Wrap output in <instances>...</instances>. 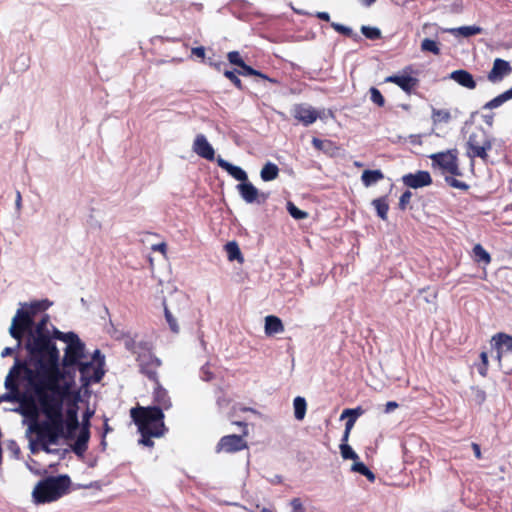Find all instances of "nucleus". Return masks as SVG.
<instances>
[{
  "instance_id": "1",
  "label": "nucleus",
  "mask_w": 512,
  "mask_h": 512,
  "mask_svg": "<svg viewBox=\"0 0 512 512\" xmlns=\"http://www.w3.org/2000/svg\"><path fill=\"white\" fill-rule=\"evenodd\" d=\"M60 354L54 340L34 337V402L37 401L45 420L37 422L38 411L34 405V433L50 444L60 431V398L55 397L59 388Z\"/></svg>"
},
{
  "instance_id": "2",
  "label": "nucleus",
  "mask_w": 512,
  "mask_h": 512,
  "mask_svg": "<svg viewBox=\"0 0 512 512\" xmlns=\"http://www.w3.org/2000/svg\"><path fill=\"white\" fill-rule=\"evenodd\" d=\"M26 307V310H17L9 330L11 336L17 340V348L21 345L22 337L26 336V356L24 361L15 358V363L5 379L8 392L3 399L19 403L17 411L23 416L28 447L32 451V303L26 304Z\"/></svg>"
},
{
  "instance_id": "3",
  "label": "nucleus",
  "mask_w": 512,
  "mask_h": 512,
  "mask_svg": "<svg viewBox=\"0 0 512 512\" xmlns=\"http://www.w3.org/2000/svg\"><path fill=\"white\" fill-rule=\"evenodd\" d=\"M55 339L67 343L60 368L59 388L55 389V397L60 398V431L55 435V444L60 438L74 439L76 430L79 428L78 406L73 404L66 409L63 415L64 400L70 395L75 385L76 366L83 362L85 357V345L74 332L64 333L57 331Z\"/></svg>"
},
{
  "instance_id": "4",
  "label": "nucleus",
  "mask_w": 512,
  "mask_h": 512,
  "mask_svg": "<svg viewBox=\"0 0 512 512\" xmlns=\"http://www.w3.org/2000/svg\"><path fill=\"white\" fill-rule=\"evenodd\" d=\"M130 416L141 434L139 443L152 447V437H161L166 431L164 413L156 407H135L130 410Z\"/></svg>"
},
{
  "instance_id": "5",
  "label": "nucleus",
  "mask_w": 512,
  "mask_h": 512,
  "mask_svg": "<svg viewBox=\"0 0 512 512\" xmlns=\"http://www.w3.org/2000/svg\"><path fill=\"white\" fill-rule=\"evenodd\" d=\"M71 486V479L68 475L47 476L34 486V503H52L66 494Z\"/></svg>"
},
{
  "instance_id": "6",
  "label": "nucleus",
  "mask_w": 512,
  "mask_h": 512,
  "mask_svg": "<svg viewBox=\"0 0 512 512\" xmlns=\"http://www.w3.org/2000/svg\"><path fill=\"white\" fill-rule=\"evenodd\" d=\"M104 356L99 350L93 354V360L81 362L76 367L80 372V382L82 387H88L91 383H98L104 376Z\"/></svg>"
},
{
  "instance_id": "7",
  "label": "nucleus",
  "mask_w": 512,
  "mask_h": 512,
  "mask_svg": "<svg viewBox=\"0 0 512 512\" xmlns=\"http://www.w3.org/2000/svg\"><path fill=\"white\" fill-rule=\"evenodd\" d=\"M492 139L485 132L484 129H476L473 131L468 138V156L470 158H481L483 161H487V152L492 148Z\"/></svg>"
},
{
  "instance_id": "8",
  "label": "nucleus",
  "mask_w": 512,
  "mask_h": 512,
  "mask_svg": "<svg viewBox=\"0 0 512 512\" xmlns=\"http://www.w3.org/2000/svg\"><path fill=\"white\" fill-rule=\"evenodd\" d=\"M433 167H438L443 173L452 176H460L458 157L456 150H447L445 152L434 153L429 156Z\"/></svg>"
},
{
  "instance_id": "9",
  "label": "nucleus",
  "mask_w": 512,
  "mask_h": 512,
  "mask_svg": "<svg viewBox=\"0 0 512 512\" xmlns=\"http://www.w3.org/2000/svg\"><path fill=\"white\" fill-rule=\"evenodd\" d=\"M248 448L247 441L242 435H225L218 441L215 450L217 453H236Z\"/></svg>"
},
{
  "instance_id": "10",
  "label": "nucleus",
  "mask_w": 512,
  "mask_h": 512,
  "mask_svg": "<svg viewBox=\"0 0 512 512\" xmlns=\"http://www.w3.org/2000/svg\"><path fill=\"white\" fill-rule=\"evenodd\" d=\"M413 73V68L408 65L403 68L401 75H391L385 78L386 83H393L400 87L405 93L410 94L419 83V80L412 77L410 74Z\"/></svg>"
},
{
  "instance_id": "11",
  "label": "nucleus",
  "mask_w": 512,
  "mask_h": 512,
  "mask_svg": "<svg viewBox=\"0 0 512 512\" xmlns=\"http://www.w3.org/2000/svg\"><path fill=\"white\" fill-rule=\"evenodd\" d=\"M140 371L147 376L151 381L158 382L157 370L161 366V360L152 353H144L138 356Z\"/></svg>"
},
{
  "instance_id": "12",
  "label": "nucleus",
  "mask_w": 512,
  "mask_h": 512,
  "mask_svg": "<svg viewBox=\"0 0 512 512\" xmlns=\"http://www.w3.org/2000/svg\"><path fill=\"white\" fill-rule=\"evenodd\" d=\"M237 190L242 199L247 203L264 204L269 198V193L259 192L251 182H244L237 185Z\"/></svg>"
},
{
  "instance_id": "13",
  "label": "nucleus",
  "mask_w": 512,
  "mask_h": 512,
  "mask_svg": "<svg viewBox=\"0 0 512 512\" xmlns=\"http://www.w3.org/2000/svg\"><path fill=\"white\" fill-rule=\"evenodd\" d=\"M511 72L512 67L508 61L496 58L493 62L492 69L487 74V79L492 83H497L510 75Z\"/></svg>"
},
{
  "instance_id": "14",
  "label": "nucleus",
  "mask_w": 512,
  "mask_h": 512,
  "mask_svg": "<svg viewBox=\"0 0 512 512\" xmlns=\"http://www.w3.org/2000/svg\"><path fill=\"white\" fill-rule=\"evenodd\" d=\"M59 331L51 322L48 314H43L41 319L34 323V336L44 337L46 340H56V332Z\"/></svg>"
},
{
  "instance_id": "15",
  "label": "nucleus",
  "mask_w": 512,
  "mask_h": 512,
  "mask_svg": "<svg viewBox=\"0 0 512 512\" xmlns=\"http://www.w3.org/2000/svg\"><path fill=\"white\" fill-rule=\"evenodd\" d=\"M402 181L405 186L417 189L429 186L432 183V178L428 171H417L404 175Z\"/></svg>"
},
{
  "instance_id": "16",
  "label": "nucleus",
  "mask_w": 512,
  "mask_h": 512,
  "mask_svg": "<svg viewBox=\"0 0 512 512\" xmlns=\"http://www.w3.org/2000/svg\"><path fill=\"white\" fill-rule=\"evenodd\" d=\"M193 150L197 155L206 160L213 161L215 158V151L203 134L196 136L193 143Z\"/></svg>"
},
{
  "instance_id": "17",
  "label": "nucleus",
  "mask_w": 512,
  "mask_h": 512,
  "mask_svg": "<svg viewBox=\"0 0 512 512\" xmlns=\"http://www.w3.org/2000/svg\"><path fill=\"white\" fill-rule=\"evenodd\" d=\"M293 116L304 126L311 125L319 117L318 112L315 109L311 107H305L303 105H297L294 108Z\"/></svg>"
},
{
  "instance_id": "18",
  "label": "nucleus",
  "mask_w": 512,
  "mask_h": 512,
  "mask_svg": "<svg viewBox=\"0 0 512 512\" xmlns=\"http://www.w3.org/2000/svg\"><path fill=\"white\" fill-rule=\"evenodd\" d=\"M449 78L455 81L460 86L469 90H473L477 86V83L473 75L469 71L464 69H459L451 72Z\"/></svg>"
},
{
  "instance_id": "19",
  "label": "nucleus",
  "mask_w": 512,
  "mask_h": 512,
  "mask_svg": "<svg viewBox=\"0 0 512 512\" xmlns=\"http://www.w3.org/2000/svg\"><path fill=\"white\" fill-rule=\"evenodd\" d=\"M90 438L89 422L83 424V427L72 446V450L78 456H82L88 449V442Z\"/></svg>"
},
{
  "instance_id": "20",
  "label": "nucleus",
  "mask_w": 512,
  "mask_h": 512,
  "mask_svg": "<svg viewBox=\"0 0 512 512\" xmlns=\"http://www.w3.org/2000/svg\"><path fill=\"white\" fill-rule=\"evenodd\" d=\"M154 383H155V388H154L153 398H154V403L157 404L154 407L160 408L162 412H163V409L168 410L172 406L168 392L161 386L159 381L154 382Z\"/></svg>"
},
{
  "instance_id": "21",
  "label": "nucleus",
  "mask_w": 512,
  "mask_h": 512,
  "mask_svg": "<svg viewBox=\"0 0 512 512\" xmlns=\"http://www.w3.org/2000/svg\"><path fill=\"white\" fill-rule=\"evenodd\" d=\"M494 346L497 349L498 358L502 357V350L512 352V336L503 332H499L492 337Z\"/></svg>"
},
{
  "instance_id": "22",
  "label": "nucleus",
  "mask_w": 512,
  "mask_h": 512,
  "mask_svg": "<svg viewBox=\"0 0 512 512\" xmlns=\"http://www.w3.org/2000/svg\"><path fill=\"white\" fill-rule=\"evenodd\" d=\"M265 334L272 336L284 331V325L282 320L274 315L266 316L265 318Z\"/></svg>"
},
{
  "instance_id": "23",
  "label": "nucleus",
  "mask_w": 512,
  "mask_h": 512,
  "mask_svg": "<svg viewBox=\"0 0 512 512\" xmlns=\"http://www.w3.org/2000/svg\"><path fill=\"white\" fill-rule=\"evenodd\" d=\"M443 32L449 33L453 36L471 37L482 33V28L479 26H462L457 28L443 29Z\"/></svg>"
},
{
  "instance_id": "24",
  "label": "nucleus",
  "mask_w": 512,
  "mask_h": 512,
  "mask_svg": "<svg viewBox=\"0 0 512 512\" xmlns=\"http://www.w3.org/2000/svg\"><path fill=\"white\" fill-rule=\"evenodd\" d=\"M372 206L375 208L377 216L386 221L388 219L389 203L387 196H381L372 200Z\"/></svg>"
},
{
  "instance_id": "25",
  "label": "nucleus",
  "mask_w": 512,
  "mask_h": 512,
  "mask_svg": "<svg viewBox=\"0 0 512 512\" xmlns=\"http://www.w3.org/2000/svg\"><path fill=\"white\" fill-rule=\"evenodd\" d=\"M512 99V87L505 92L499 94L495 98L491 99L490 101L486 102L482 109L483 110H492L495 108L500 107L503 105L506 101Z\"/></svg>"
},
{
  "instance_id": "26",
  "label": "nucleus",
  "mask_w": 512,
  "mask_h": 512,
  "mask_svg": "<svg viewBox=\"0 0 512 512\" xmlns=\"http://www.w3.org/2000/svg\"><path fill=\"white\" fill-rule=\"evenodd\" d=\"M384 179V174L381 170H364L361 175V181L365 187H370L373 184L377 183Z\"/></svg>"
},
{
  "instance_id": "27",
  "label": "nucleus",
  "mask_w": 512,
  "mask_h": 512,
  "mask_svg": "<svg viewBox=\"0 0 512 512\" xmlns=\"http://www.w3.org/2000/svg\"><path fill=\"white\" fill-rule=\"evenodd\" d=\"M472 258L476 263H483L485 266L491 263V255L481 244H475L472 249Z\"/></svg>"
},
{
  "instance_id": "28",
  "label": "nucleus",
  "mask_w": 512,
  "mask_h": 512,
  "mask_svg": "<svg viewBox=\"0 0 512 512\" xmlns=\"http://www.w3.org/2000/svg\"><path fill=\"white\" fill-rule=\"evenodd\" d=\"M451 119L452 115L448 109L432 108L431 120L433 125L446 124L449 123Z\"/></svg>"
},
{
  "instance_id": "29",
  "label": "nucleus",
  "mask_w": 512,
  "mask_h": 512,
  "mask_svg": "<svg viewBox=\"0 0 512 512\" xmlns=\"http://www.w3.org/2000/svg\"><path fill=\"white\" fill-rule=\"evenodd\" d=\"M239 67L241 68V70L237 71V72L240 75H243V76H257V77H260L263 80L269 81V82H271L273 84H277L278 83V81L276 79L270 78L266 74H263L262 72H260V71H258L256 69H254L253 67L247 65L245 62H244V65H240Z\"/></svg>"
},
{
  "instance_id": "30",
  "label": "nucleus",
  "mask_w": 512,
  "mask_h": 512,
  "mask_svg": "<svg viewBox=\"0 0 512 512\" xmlns=\"http://www.w3.org/2000/svg\"><path fill=\"white\" fill-rule=\"evenodd\" d=\"M278 174L279 168L276 164L272 162H267L260 172L261 179L265 182L276 179L278 177Z\"/></svg>"
},
{
  "instance_id": "31",
  "label": "nucleus",
  "mask_w": 512,
  "mask_h": 512,
  "mask_svg": "<svg viewBox=\"0 0 512 512\" xmlns=\"http://www.w3.org/2000/svg\"><path fill=\"white\" fill-rule=\"evenodd\" d=\"M362 413L363 410L361 407H357L355 409H345L341 415V418L349 417L345 423V430L351 431L356 422L357 417L360 416Z\"/></svg>"
},
{
  "instance_id": "32",
  "label": "nucleus",
  "mask_w": 512,
  "mask_h": 512,
  "mask_svg": "<svg viewBox=\"0 0 512 512\" xmlns=\"http://www.w3.org/2000/svg\"><path fill=\"white\" fill-rule=\"evenodd\" d=\"M224 249H225V251L227 253V257L230 261H234V260H237L239 262L243 261L242 253H241L239 245L236 241L228 242L224 246Z\"/></svg>"
},
{
  "instance_id": "33",
  "label": "nucleus",
  "mask_w": 512,
  "mask_h": 512,
  "mask_svg": "<svg viewBox=\"0 0 512 512\" xmlns=\"http://www.w3.org/2000/svg\"><path fill=\"white\" fill-rule=\"evenodd\" d=\"M294 416L297 420L301 421L306 415L307 403L305 398L297 396L293 401Z\"/></svg>"
},
{
  "instance_id": "34",
  "label": "nucleus",
  "mask_w": 512,
  "mask_h": 512,
  "mask_svg": "<svg viewBox=\"0 0 512 512\" xmlns=\"http://www.w3.org/2000/svg\"><path fill=\"white\" fill-rule=\"evenodd\" d=\"M421 50L424 52H431L434 55H440L441 53L438 43L429 38H425L421 42Z\"/></svg>"
},
{
  "instance_id": "35",
  "label": "nucleus",
  "mask_w": 512,
  "mask_h": 512,
  "mask_svg": "<svg viewBox=\"0 0 512 512\" xmlns=\"http://www.w3.org/2000/svg\"><path fill=\"white\" fill-rule=\"evenodd\" d=\"M234 179L241 181L242 183L246 182L248 179V176L246 172L235 165H231V167L227 171Z\"/></svg>"
},
{
  "instance_id": "36",
  "label": "nucleus",
  "mask_w": 512,
  "mask_h": 512,
  "mask_svg": "<svg viewBox=\"0 0 512 512\" xmlns=\"http://www.w3.org/2000/svg\"><path fill=\"white\" fill-rule=\"evenodd\" d=\"M361 32L366 38L371 40H375L381 37L380 30L375 27L362 26Z\"/></svg>"
},
{
  "instance_id": "37",
  "label": "nucleus",
  "mask_w": 512,
  "mask_h": 512,
  "mask_svg": "<svg viewBox=\"0 0 512 512\" xmlns=\"http://www.w3.org/2000/svg\"><path fill=\"white\" fill-rule=\"evenodd\" d=\"M340 451H341V455L344 459H351V460L358 459V455L351 448V446H349L347 443L340 444Z\"/></svg>"
},
{
  "instance_id": "38",
  "label": "nucleus",
  "mask_w": 512,
  "mask_h": 512,
  "mask_svg": "<svg viewBox=\"0 0 512 512\" xmlns=\"http://www.w3.org/2000/svg\"><path fill=\"white\" fill-rule=\"evenodd\" d=\"M288 212L289 214L296 220H302L307 218L308 214L305 211L300 210L297 208L293 203H288Z\"/></svg>"
},
{
  "instance_id": "39",
  "label": "nucleus",
  "mask_w": 512,
  "mask_h": 512,
  "mask_svg": "<svg viewBox=\"0 0 512 512\" xmlns=\"http://www.w3.org/2000/svg\"><path fill=\"white\" fill-rule=\"evenodd\" d=\"M370 95L371 101L377 106L383 107L385 105V98L377 88L372 87L370 89Z\"/></svg>"
},
{
  "instance_id": "40",
  "label": "nucleus",
  "mask_w": 512,
  "mask_h": 512,
  "mask_svg": "<svg viewBox=\"0 0 512 512\" xmlns=\"http://www.w3.org/2000/svg\"><path fill=\"white\" fill-rule=\"evenodd\" d=\"M52 304H53V302L50 301L49 299H42V300L34 301V316L37 313L46 311L49 307L52 306Z\"/></svg>"
},
{
  "instance_id": "41",
  "label": "nucleus",
  "mask_w": 512,
  "mask_h": 512,
  "mask_svg": "<svg viewBox=\"0 0 512 512\" xmlns=\"http://www.w3.org/2000/svg\"><path fill=\"white\" fill-rule=\"evenodd\" d=\"M224 76L231 81V83L234 84V86L236 88H238L239 90H242L243 89V84H242V81L240 80V78L236 75V72L235 71H231V70H225L224 71Z\"/></svg>"
},
{
  "instance_id": "42",
  "label": "nucleus",
  "mask_w": 512,
  "mask_h": 512,
  "mask_svg": "<svg viewBox=\"0 0 512 512\" xmlns=\"http://www.w3.org/2000/svg\"><path fill=\"white\" fill-rule=\"evenodd\" d=\"M445 181L448 183V185H450L453 188H457L460 190H468L469 188L468 184H466L463 181L457 180L456 178L451 176H446Z\"/></svg>"
},
{
  "instance_id": "43",
  "label": "nucleus",
  "mask_w": 512,
  "mask_h": 512,
  "mask_svg": "<svg viewBox=\"0 0 512 512\" xmlns=\"http://www.w3.org/2000/svg\"><path fill=\"white\" fill-rule=\"evenodd\" d=\"M227 59L231 64H233L235 66L239 67L240 65H244V60L238 51L228 52Z\"/></svg>"
},
{
  "instance_id": "44",
  "label": "nucleus",
  "mask_w": 512,
  "mask_h": 512,
  "mask_svg": "<svg viewBox=\"0 0 512 512\" xmlns=\"http://www.w3.org/2000/svg\"><path fill=\"white\" fill-rule=\"evenodd\" d=\"M164 312H165V318L169 324L171 331H173L174 333H177L179 331V326L177 324L176 319L173 317L172 313L169 311V309L167 307H165Z\"/></svg>"
},
{
  "instance_id": "45",
  "label": "nucleus",
  "mask_w": 512,
  "mask_h": 512,
  "mask_svg": "<svg viewBox=\"0 0 512 512\" xmlns=\"http://www.w3.org/2000/svg\"><path fill=\"white\" fill-rule=\"evenodd\" d=\"M331 27L337 31L338 33L344 35V36H347V37H351L352 34H353V31L351 28L347 27V26H344L340 23H336V22H332L331 23Z\"/></svg>"
},
{
  "instance_id": "46",
  "label": "nucleus",
  "mask_w": 512,
  "mask_h": 512,
  "mask_svg": "<svg viewBox=\"0 0 512 512\" xmlns=\"http://www.w3.org/2000/svg\"><path fill=\"white\" fill-rule=\"evenodd\" d=\"M411 198H412L411 191L407 190V191L403 192L399 199V204H398L399 209L404 211L406 209L407 205L410 203Z\"/></svg>"
},
{
  "instance_id": "47",
  "label": "nucleus",
  "mask_w": 512,
  "mask_h": 512,
  "mask_svg": "<svg viewBox=\"0 0 512 512\" xmlns=\"http://www.w3.org/2000/svg\"><path fill=\"white\" fill-rule=\"evenodd\" d=\"M480 359H481V366L479 367L478 371L482 376H486L487 370H488V355L486 352L480 353Z\"/></svg>"
},
{
  "instance_id": "48",
  "label": "nucleus",
  "mask_w": 512,
  "mask_h": 512,
  "mask_svg": "<svg viewBox=\"0 0 512 512\" xmlns=\"http://www.w3.org/2000/svg\"><path fill=\"white\" fill-rule=\"evenodd\" d=\"M292 512H306L300 498H293L290 503Z\"/></svg>"
},
{
  "instance_id": "49",
  "label": "nucleus",
  "mask_w": 512,
  "mask_h": 512,
  "mask_svg": "<svg viewBox=\"0 0 512 512\" xmlns=\"http://www.w3.org/2000/svg\"><path fill=\"white\" fill-rule=\"evenodd\" d=\"M8 451L15 457V458H19L20 456V448L19 446L17 445V443L15 441H10L8 443Z\"/></svg>"
},
{
  "instance_id": "50",
  "label": "nucleus",
  "mask_w": 512,
  "mask_h": 512,
  "mask_svg": "<svg viewBox=\"0 0 512 512\" xmlns=\"http://www.w3.org/2000/svg\"><path fill=\"white\" fill-rule=\"evenodd\" d=\"M365 469H367V466L363 462H355L352 465V471L358 472L361 475L364 473Z\"/></svg>"
},
{
  "instance_id": "51",
  "label": "nucleus",
  "mask_w": 512,
  "mask_h": 512,
  "mask_svg": "<svg viewBox=\"0 0 512 512\" xmlns=\"http://www.w3.org/2000/svg\"><path fill=\"white\" fill-rule=\"evenodd\" d=\"M232 423L234 425H237V426L242 428V436H244V437L248 436L249 431H248V425H247L246 422H243V421H232Z\"/></svg>"
},
{
  "instance_id": "52",
  "label": "nucleus",
  "mask_w": 512,
  "mask_h": 512,
  "mask_svg": "<svg viewBox=\"0 0 512 512\" xmlns=\"http://www.w3.org/2000/svg\"><path fill=\"white\" fill-rule=\"evenodd\" d=\"M192 54L198 58H205V48L203 46L192 48Z\"/></svg>"
},
{
  "instance_id": "53",
  "label": "nucleus",
  "mask_w": 512,
  "mask_h": 512,
  "mask_svg": "<svg viewBox=\"0 0 512 512\" xmlns=\"http://www.w3.org/2000/svg\"><path fill=\"white\" fill-rule=\"evenodd\" d=\"M152 250L153 251H158V252H161L163 255L166 254V251H167V245L165 242H162V243H159V244H155L152 246Z\"/></svg>"
},
{
  "instance_id": "54",
  "label": "nucleus",
  "mask_w": 512,
  "mask_h": 512,
  "mask_svg": "<svg viewBox=\"0 0 512 512\" xmlns=\"http://www.w3.org/2000/svg\"><path fill=\"white\" fill-rule=\"evenodd\" d=\"M217 164L222 168L224 169L225 171H228V169L231 167V163L227 162L226 160L222 159L221 157H219L217 159Z\"/></svg>"
},
{
  "instance_id": "55",
  "label": "nucleus",
  "mask_w": 512,
  "mask_h": 512,
  "mask_svg": "<svg viewBox=\"0 0 512 512\" xmlns=\"http://www.w3.org/2000/svg\"><path fill=\"white\" fill-rule=\"evenodd\" d=\"M471 447L473 449V452H474V455L477 459H481L482 458V454H481V449H480V445L477 444V443H472L471 444Z\"/></svg>"
},
{
  "instance_id": "56",
  "label": "nucleus",
  "mask_w": 512,
  "mask_h": 512,
  "mask_svg": "<svg viewBox=\"0 0 512 512\" xmlns=\"http://www.w3.org/2000/svg\"><path fill=\"white\" fill-rule=\"evenodd\" d=\"M364 475L370 482H374L375 481V474L367 467V469H365L364 473L362 474Z\"/></svg>"
},
{
  "instance_id": "57",
  "label": "nucleus",
  "mask_w": 512,
  "mask_h": 512,
  "mask_svg": "<svg viewBox=\"0 0 512 512\" xmlns=\"http://www.w3.org/2000/svg\"><path fill=\"white\" fill-rule=\"evenodd\" d=\"M364 475L370 482H374L375 481V474L367 467V469H365L364 473L362 474Z\"/></svg>"
},
{
  "instance_id": "58",
  "label": "nucleus",
  "mask_w": 512,
  "mask_h": 512,
  "mask_svg": "<svg viewBox=\"0 0 512 512\" xmlns=\"http://www.w3.org/2000/svg\"><path fill=\"white\" fill-rule=\"evenodd\" d=\"M483 121L486 125L492 126L494 123V115L493 114L483 115Z\"/></svg>"
},
{
  "instance_id": "59",
  "label": "nucleus",
  "mask_w": 512,
  "mask_h": 512,
  "mask_svg": "<svg viewBox=\"0 0 512 512\" xmlns=\"http://www.w3.org/2000/svg\"><path fill=\"white\" fill-rule=\"evenodd\" d=\"M316 17L320 20L329 22L330 21V15L327 12H317Z\"/></svg>"
},
{
  "instance_id": "60",
  "label": "nucleus",
  "mask_w": 512,
  "mask_h": 512,
  "mask_svg": "<svg viewBox=\"0 0 512 512\" xmlns=\"http://www.w3.org/2000/svg\"><path fill=\"white\" fill-rule=\"evenodd\" d=\"M312 145L317 149L321 150L323 148V141L319 138L314 137L312 139Z\"/></svg>"
},
{
  "instance_id": "61",
  "label": "nucleus",
  "mask_w": 512,
  "mask_h": 512,
  "mask_svg": "<svg viewBox=\"0 0 512 512\" xmlns=\"http://www.w3.org/2000/svg\"><path fill=\"white\" fill-rule=\"evenodd\" d=\"M397 407H398V403H396L395 401H389V402L386 403L385 411L386 412H391L394 409H396Z\"/></svg>"
},
{
  "instance_id": "62",
  "label": "nucleus",
  "mask_w": 512,
  "mask_h": 512,
  "mask_svg": "<svg viewBox=\"0 0 512 512\" xmlns=\"http://www.w3.org/2000/svg\"><path fill=\"white\" fill-rule=\"evenodd\" d=\"M125 347L134 352V347H135V341L132 339V338H129L125 341Z\"/></svg>"
},
{
  "instance_id": "63",
  "label": "nucleus",
  "mask_w": 512,
  "mask_h": 512,
  "mask_svg": "<svg viewBox=\"0 0 512 512\" xmlns=\"http://www.w3.org/2000/svg\"><path fill=\"white\" fill-rule=\"evenodd\" d=\"M15 349L14 348H11V347H6L3 349V351L1 352V356L2 357H7V356H10L14 353Z\"/></svg>"
},
{
  "instance_id": "64",
  "label": "nucleus",
  "mask_w": 512,
  "mask_h": 512,
  "mask_svg": "<svg viewBox=\"0 0 512 512\" xmlns=\"http://www.w3.org/2000/svg\"><path fill=\"white\" fill-rule=\"evenodd\" d=\"M350 432L351 431H347V430L344 431V434H343L342 439H341V443H347L348 442Z\"/></svg>"
}]
</instances>
